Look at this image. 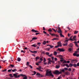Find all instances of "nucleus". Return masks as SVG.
<instances>
[{
  "label": "nucleus",
  "mask_w": 79,
  "mask_h": 79,
  "mask_svg": "<svg viewBox=\"0 0 79 79\" xmlns=\"http://www.w3.org/2000/svg\"><path fill=\"white\" fill-rule=\"evenodd\" d=\"M48 31H49V32H52V30L51 29H49L48 30Z\"/></svg>",
  "instance_id": "nucleus-45"
},
{
  "label": "nucleus",
  "mask_w": 79,
  "mask_h": 79,
  "mask_svg": "<svg viewBox=\"0 0 79 79\" xmlns=\"http://www.w3.org/2000/svg\"><path fill=\"white\" fill-rule=\"evenodd\" d=\"M57 32L58 33H60V34L62 33V31H61V30H58Z\"/></svg>",
  "instance_id": "nucleus-13"
},
{
  "label": "nucleus",
  "mask_w": 79,
  "mask_h": 79,
  "mask_svg": "<svg viewBox=\"0 0 79 79\" xmlns=\"http://www.w3.org/2000/svg\"><path fill=\"white\" fill-rule=\"evenodd\" d=\"M60 65H57L56 67V69H58V68H60Z\"/></svg>",
  "instance_id": "nucleus-21"
},
{
  "label": "nucleus",
  "mask_w": 79,
  "mask_h": 79,
  "mask_svg": "<svg viewBox=\"0 0 79 79\" xmlns=\"http://www.w3.org/2000/svg\"><path fill=\"white\" fill-rule=\"evenodd\" d=\"M54 74H59V71L58 70H56L54 72Z\"/></svg>",
  "instance_id": "nucleus-5"
},
{
  "label": "nucleus",
  "mask_w": 79,
  "mask_h": 79,
  "mask_svg": "<svg viewBox=\"0 0 79 79\" xmlns=\"http://www.w3.org/2000/svg\"><path fill=\"white\" fill-rule=\"evenodd\" d=\"M64 66H66L67 68H69V66L68 65V64H64Z\"/></svg>",
  "instance_id": "nucleus-24"
},
{
  "label": "nucleus",
  "mask_w": 79,
  "mask_h": 79,
  "mask_svg": "<svg viewBox=\"0 0 79 79\" xmlns=\"http://www.w3.org/2000/svg\"><path fill=\"white\" fill-rule=\"evenodd\" d=\"M39 70L40 71H41V72H42L43 71V70H42V69H41V67H40V69Z\"/></svg>",
  "instance_id": "nucleus-42"
},
{
  "label": "nucleus",
  "mask_w": 79,
  "mask_h": 79,
  "mask_svg": "<svg viewBox=\"0 0 79 79\" xmlns=\"http://www.w3.org/2000/svg\"><path fill=\"white\" fill-rule=\"evenodd\" d=\"M64 74L65 75H69L70 74L68 72H65Z\"/></svg>",
  "instance_id": "nucleus-15"
},
{
  "label": "nucleus",
  "mask_w": 79,
  "mask_h": 79,
  "mask_svg": "<svg viewBox=\"0 0 79 79\" xmlns=\"http://www.w3.org/2000/svg\"><path fill=\"white\" fill-rule=\"evenodd\" d=\"M49 34H50V35H53V36H56L57 37H59V36L57 34H52L51 32H49Z\"/></svg>",
  "instance_id": "nucleus-3"
},
{
  "label": "nucleus",
  "mask_w": 79,
  "mask_h": 79,
  "mask_svg": "<svg viewBox=\"0 0 79 79\" xmlns=\"http://www.w3.org/2000/svg\"><path fill=\"white\" fill-rule=\"evenodd\" d=\"M51 60H49V61L48 62V64H51Z\"/></svg>",
  "instance_id": "nucleus-38"
},
{
  "label": "nucleus",
  "mask_w": 79,
  "mask_h": 79,
  "mask_svg": "<svg viewBox=\"0 0 79 79\" xmlns=\"http://www.w3.org/2000/svg\"><path fill=\"white\" fill-rule=\"evenodd\" d=\"M78 32L79 31H75L74 32V34H77L78 33Z\"/></svg>",
  "instance_id": "nucleus-25"
},
{
  "label": "nucleus",
  "mask_w": 79,
  "mask_h": 79,
  "mask_svg": "<svg viewBox=\"0 0 79 79\" xmlns=\"http://www.w3.org/2000/svg\"><path fill=\"white\" fill-rule=\"evenodd\" d=\"M6 70H7V69H5V70H3L2 71V72H5V71H6Z\"/></svg>",
  "instance_id": "nucleus-56"
},
{
  "label": "nucleus",
  "mask_w": 79,
  "mask_h": 79,
  "mask_svg": "<svg viewBox=\"0 0 79 79\" xmlns=\"http://www.w3.org/2000/svg\"><path fill=\"white\" fill-rule=\"evenodd\" d=\"M71 61L72 63H77V60H72Z\"/></svg>",
  "instance_id": "nucleus-9"
},
{
  "label": "nucleus",
  "mask_w": 79,
  "mask_h": 79,
  "mask_svg": "<svg viewBox=\"0 0 79 79\" xmlns=\"http://www.w3.org/2000/svg\"><path fill=\"white\" fill-rule=\"evenodd\" d=\"M76 38V36H74L73 38V39H74V40L76 41L77 40L75 39Z\"/></svg>",
  "instance_id": "nucleus-16"
},
{
  "label": "nucleus",
  "mask_w": 79,
  "mask_h": 79,
  "mask_svg": "<svg viewBox=\"0 0 79 79\" xmlns=\"http://www.w3.org/2000/svg\"><path fill=\"white\" fill-rule=\"evenodd\" d=\"M46 76H51L52 77H54V75L52 74V71H49L48 70L46 71Z\"/></svg>",
  "instance_id": "nucleus-2"
},
{
  "label": "nucleus",
  "mask_w": 79,
  "mask_h": 79,
  "mask_svg": "<svg viewBox=\"0 0 79 79\" xmlns=\"http://www.w3.org/2000/svg\"><path fill=\"white\" fill-rule=\"evenodd\" d=\"M11 70H12V69H9L7 72H11Z\"/></svg>",
  "instance_id": "nucleus-48"
},
{
  "label": "nucleus",
  "mask_w": 79,
  "mask_h": 79,
  "mask_svg": "<svg viewBox=\"0 0 79 79\" xmlns=\"http://www.w3.org/2000/svg\"><path fill=\"white\" fill-rule=\"evenodd\" d=\"M29 67L30 68H31V69H32V67L31 65H29Z\"/></svg>",
  "instance_id": "nucleus-58"
},
{
  "label": "nucleus",
  "mask_w": 79,
  "mask_h": 79,
  "mask_svg": "<svg viewBox=\"0 0 79 79\" xmlns=\"http://www.w3.org/2000/svg\"><path fill=\"white\" fill-rule=\"evenodd\" d=\"M46 54L47 55H49L50 53L49 52H46Z\"/></svg>",
  "instance_id": "nucleus-37"
},
{
  "label": "nucleus",
  "mask_w": 79,
  "mask_h": 79,
  "mask_svg": "<svg viewBox=\"0 0 79 79\" xmlns=\"http://www.w3.org/2000/svg\"><path fill=\"white\" fill-rule=\"evenodd\" d=\"M32 39V40H36V39H37V37H33Z\"/></svg>",
  "instance_id": "nucleus-27"
},
{
  "label": "nucleus",
  "mask_w": 79,
  "mask_h": 79,
  "mask_svg": "<svg viewBox=\"0 0 79 79\" xmlns=\"http://www.w3.org/2000/svg\"><path fill=\"white\" fill-rule=\"evenodd\" d=\"M17 60L18 61H21V58L19 57H18L17 58Z\"/></svg>",
  "instance_id": "nucleus-23"
},
{
  "label": "nucleus",
  "mask_w": 79,
  "mask_h": 79,
  "mask_svg": "<svg viewBox=\"0 0 79 79\" xmlns=\"http://www.w3.org/2000/svg\"><path fill=\"white\" fill-rule=\"evenodd\" d=\"M58 39L54 38L53 39H52V40H57Z\"/></svg>",
  "instance_id": "nucleus-47"
},
{
  "label": "nucleus",
  "mask_w": 79,
  "mask_h": 79,
  "mask_svg": "<svg viewBox=\"0 0 79 79\" xmlns=\"http://www.w3.org/2000/svg\"><path fill=\"white\" fill-rule=\"evenodd\" d=\"M53 54H51L50 55H48V56H49V57H51V56H52Z\"/></svg>",
  "instance_id": "nucleus-40"
},
{
  "label": "nucleus",
  "mask_w": 79,
  "mask_h": 79,
  "mask_svg": "<svg viewBox=\"0 0 79 79\" xmlns=\"http://www.w3.org/2000/svg\"><path fill=\"white\" fill-rule=\"evenodd\" d=\"M52 30H53V31L54 32H56V31H58L57 29H56V30L54 28H52Z\"/></svg>",
  "instance_id": "nucleus-19"
},
{
  "label": "nucleus",
  "mask_w": 79,
  "mask_h": 79,
  "mask_svg": "<svg viewBox=\"0 0 79 79\" xmlns=\"http://www.w3.org/2000/svg\"><path fill=\"white\" fill-rule=\"evenodd\" d=\"M73 56H77V57H78L79 56V54H77L76 53H74L73 54Z\"/></svg>",
  "instance_id": "nucleus-8"
},
{
  "label": "nucleus",
  "mask_w": 79,
  "mask_h": 79,
  "mask_svg": "<svg viewBox=\"0 0 79 79\" xmlns=\"http://www.w3.org/2000/svg\"><path fill=\"white\" fill-rule=\"evenodd\" d=\"M10 66H11V67H12V68H13V67H14V65H13V64H11V65H10Z\"/></svg>",
  "instance_id": "nucleus-54"
},
{
  "label": "nucleus",
  "mask_w": 79,
  "mask_h": 79,
  "mask_svg": "<svg viewBox=\"0 0 79 79\" xmlns=\"http://www.w3.org/2000/svg\"><path fill=\"white\" fill-rule=\"evenodd\" d=\"M50 47L51 48H53V47H54V46L51 45H50Z\"/></svg>",
  "instance_id": "nucleus-31"
},
{
  "label": "nucleus",
  "mask_w": 79,
  "mask_h": 79,
  "mask_svg": "<svg viewBox=\"0 0 79 79\" xmlns=\"http://www.w3.org/2000/svg\"><path fill=\"white\" fill-rule=\"evenodd\" d=\"M43 33L45 34H47V32H45V31H43Z\"/></svg>",
  "instance_id": "nucleus-55"
},
{
  "label": "nucleus",
  "mask_w": 79,
  "mask_h": 79,
  "mask_svg": "<svg viewBox=\"0 0 79 79\" xmlns=\"http://www.w3.org/2000/svg\"><path fill=\"white\" fill-rule=\"evenodd\" d=\"M60 71H61V72H63V73H64V72H65V70H64V69H63L62 70L60 69Z\"/></svg>",
  "instance_id": "nucleus-20"
},
{
  "label": "nucleus",
  "mask_w": 79,
  "mask_h": 79,
  "mask_svg": "<svg viewBox=\"0 0 79 79\" xmlns=\"http://www.w3.org/2000/svg\"><path fill=\"white\" fill-rule=\"evenodd\" d=\"M46 50H48V51H49L50 50V48H46L45 49Z\"/></svg>",
  "instance_id": "nucleus-33"
},
{
  "label": "nucleus",
  "mask_w": 79,
  "mask_h": 79,
  "mask_svg": "<svg viewBox=\"0 0 79 79\" xmlns=\"http://www.w3.org/2000/svg\"><path fill=\"white\" fill-rule=\"evenodd\" d=\"M17 70L16 69H14L12 70V72H15V71H16Z\"/></svg>",
  "instance_id": "nucleus-32"
},
{
  "label": "nucleus",
  "mask_w": 79,
  "mask_h": 79,
  "mask_svg": "<svg viewBox=\"0 0 79 79\" xmlns=\"http://www.w3.org/2000/svg\"><path fill=\"white\" fill-rule=\"evenodd\" d=\"M58 50L60 52H64V50L63 48H58Z\"/></svg>",
  "instance_id": "nucleus-4"
},
{
  "label": "nucleus",
  "mask_w": 79,
  "mask_h": 79,
  "mask_svg": "<svg viewBox=\"0 0 79 79\" xmlns=\"http://www.w3.org/2000/svg\"><path fill=\"white\" fill-rule=\"evenodd\" d=\"M40 61H43V59L42 58H40Z\"/></svg>",
  "instance_id": "nucleus-62"
},
{
  "label": "nucleus",
  "mask_w": 79,
  "mask_h": 79,
  "mask_svg": "<svg viewBox=\"0 0 79 79\" xmlns=\"http://www.w3.org/2000/svg\"><path fill=\"white\" fill-rule=\"evenodd\" d=\"M67 63V62H66V60H64L63 63Z\"/></svg>",
  "instance_id": "nucleus-53"
},
{
  "label": "nucleus",
  "mask_w": 79,
  "mask_h": 79,
  "mask_svg": "<svg viewBox=\"0 0 79 79\" xmlns=\"http://www.w3.org/2000/svg\"><path fill=\"white\" fill-rule=\"evenodd\" d=\"M31 52V53H37V51H30Z\"/></svg>",
  "instance_id": "nucleus-11"
},
{
  "label": "nucleus",
  "mask_w": 79,
  "mask_h": 79,
  "mask_svg": "<svg viewBox=\"0 0 79 79\" xmlns=\"http://www.w3.org/2000/svg\"><path fill=\"white\" fill-rule=\"evenodd\" d=\"M58 45H59V47H62V45H61V44H58Z\"/></svg>",
  "instance_id": "nucleus-50"
},
{
  "label": "nucleus",
  "mask_w": 79,
  "mask_h": 79,
  "mask_svg": "<svg viewBox=\"0 0 79 79\" xmlns=\"http://www.w3.org/2000/svg\"><path fill=\"white\" fill-rule=\"evenodd\" d=\"M73 66H74V67H75V68H76L77 67V64H74L73 65Z\"/></svg>",
  "instance_id": "nucleus-29"
},
{
  "label": "nucleus",
  "mask_w": 79,
  "mask_h": 79,
  "mask_svg": "<svg viewBox=\"0 0 79 79\" xmlns=\"http://www.w3.org/2000/svg\"><path fill=\"white\" fill-rule=\"evenodd\" d=\"M42 54H45V51H43V52H41Z\"/></svg>",
  "instance_id": "nucleus-57"
},
{
  "label": "nucleus",
  "mask_w": 79,
  "mask_h": 79,
  "mask_svg": "<svg viewBox=\"0 0 79 79\" xmlns=\"http://www.w3.org/2000/svg\"><path fill=\"white\" fill-rule=\"evenodd\" d=\"M69 46L70 47H73V44L70 43L69 45Z\"/></svg>",
  "instance_id": "nucleus-12"
},
{
  "label": "nucleus",
  "mask_w": 79,
  "mask_h": 79,
  "mask_svg": "<svg viewBox=\"0 0 79 79\" xmlns=\"http://www.w3.org/2000/svg\"><path fill=\"white\" fill-rule=\"evenodd\" d=\"M72 50V49L71 48H69V52H71Z\"/></svg>",
  "instance_id": "nucleus-35"
},
{
  "label": "nucleus",
  "mask_w": 79,
  "mask_h": 79,
  "mask_svg": "<svg viewBox=\"0 0 79 79\" xmlns=\"http://www.w3.org/2000/svg\"><path fill=\"white\" fill-rule=\"evenodd\" d=\"M2 62H3L4 63H5V61H6V60H1V62H2Z\"/></svg>",
  "instance_id": "nucleus-43"
},
{
  "label": "nucleus",
  "mask_w": 79,
  "mask_h": 79,
  "mask_svg": "<svg viewBox=\"0 0 79 79\" xmlns=\"http://www.w3.org/2000/svg\"><path fill=\"white\" fill-rule=\"evenodd\" d=\"M31 31H32V32H39L37 30H34L33 29Z\"/></svg>",
  "instance_id": "nucleus-7"
},
{
  "label": "nucleus",
  "mask_w": 79,
  "mask_h": 79,
  "mask_svg": "<svg viewBox=\"0 0 79 79\" xmlns=\"http://www.w3.org/2000/svg\"><path fill=\"white\" fill-rule=\"evenodd\" d=\"M75 44L76 46L77 47H79V46L78 45H77V42L76 41L75 42Z\"/></svg>",
  "instance_id": "nucleus-18"
},
{
  "label": "nucleus",
  "mask_w": 79,
  "mask_h": 79,
  "mask_svg": "<svg viewBox=\"0 0 79 79\" xmlns=\"http://www.w3.org/2000/svg\"><path fill=\"white\" fill-rule=\"evenodd\" d=\"M35 34L36 35H38V34H40V33H35Z\"/></svg>",
  "instance_id": "nucleus-64"
},
{
  "label": "nucleus",
  "mask_w": 79,
  "mask_h": 79,
  "mask_svg": "<svg viewBox=\"0 0 79 79\" xmlns=\"http://www.w3.org/2000/svg\"><path fill=\"white\" fill-rule=\"evenodd\" d=\"M32 47H37V45H36V44H35L31 45Z\"/></svg>",
  "instance_id": "nucleus-14"
},
{
  "label": "nucleus",
  "mask_w": 79,
  "mask_h": 79,
  "mask_svg": "<svg viewBox=\"0 0 79 79\" xmlns=\"http://www.w3.org/2000/svg\"><path fill=\"white\" fill-rule=\"evenodd\" d=\"M77 66H79V62H78V63H77Z\"/></svg>",
  "instance_id": "nucleus-59"
},
{
  "label": "nucleus",
  "mask_w": 79,
  "mask_h": 79,
  "mask_svg": "<svg viewBox=\"0 0 79 79\" xmlns=\"http://www.w3.org/2000/svg\"><path fill=\"white\" fill-rule=\"evenodd\" d=\"M40 58L39 57V56H37L36 57L35 59L36 60H37L39 59Z\"/></svg>",
  "instance_id": "nucleus-44"
},
{
  "label": "nucleus",
  "mask_w": 79,
  "mask_h": 79,
  "mask_svg": "<svg viewBox=\"0 0 79 79\" xmlns=\"http://www.w3.org/2000/svg\"><path fill=\"white\" fill-rule=\"evenodd\" d=\"M64 70L65 69V70H66V71H68V68H64Z\"/></svg>",
  "instance_id": "nucleus-51"
},
{
  "label": "nucleus",
  "mask_w": 79,
  "mask_h": 79,
  "mask_svg": "<svg viewBox=\"0 0 79 79\" xmlns=\"http://www.w3.org/2000/svg\"><path fill=\"white\" fill-rule=\"evenodd\" d=\"M59 47V45H57V46H56L55 47V48H58Z\"/></svg>",
  "instance_id": "nucleus-39"
},
{
  "label": "nucleus",
  "mask_w": 79,
  "mask_h": 79,
  "mask_svg": "<svg viewBox=\"0 0 79 79\" xmlns=\"http://www.w3.org/2000/svg\"><path fill=\"white\" fill-rule=\"evenodd\" d=\"M71 70H72V69H71V68H69V69L68 70L69 71H71Z\"/></svg>",
  "instance_id": "nucleus-61"
},
{
  "label": "nucleus",
  "mask_w": 79,
  "mask_h": 79,
  "mask_svg": "<svg viewBox=\"0 0 79 79\" xmlns=\"http://www.w3.org/2000/svg\"><path fill=\"white\" fill-rule=\"evenodd\" d=\"M13 76L15 77V78H18V77H20V76H23V79H27V78L26 76L23 74H21L20 75H19L18 76L16 74H13Z\"/></svg>",
  "instance_id": "nucleus-1"
},
{
  "label": "nucleus",
  "mask_w": 79,
  "mask_h": 79,
  "mask_svg": "<svg viewBox=\"0 0 79 79\" xmlns=\"http://www.w3.org/2000/svg\"><path fill=\"white\" fill-rule=\"evenodd\" d=\"M41 43H37V45H38L39 46H40V45Z\"/></svg>",
  "instance_id": "nucleus-34"
},
{
  "label": "nucleus",
  "mask_w": 79,
  "mask_h": 79,
  "mask_svg": "<svg viewBox=\"0 0 79 79\" xmlns=\"http://www.w3.org/2000/svg\"><path fill=\"white\" fill-rule=\"evenodd\" d=\"M9 76H10L11 77H13V76H12V74H10Z\"/></svg>",
  "instance_id": "nucleus-52"
},
{
  "label": "nucleus",
  "mask_w": 79,
  "mask_h": 79,
  "mask_svg": "<svg viewBox=\"0 0 79 79\" xmlns=\"http://www.w3.org/2000/svg\"><path fill=\"white\" fill-rule=\"evenodd\" d=\"M21 52L22 53H25V52L23 50H22L21 51Z\"/></svg>",
  "instance_id": "nucleus-49"
},
{
  "label": "nucleus",
  "mask_w": 79,
  "mask_h": 79,
  "mask_svg": "<svg viewBox=\"0 0 79 79\" xmlns=\"http://www.w3.org/2000/svg\"><path fill=\"white\" fill-rule=\"evenodd\" d=\"M33 73H34V74L35 75V74H36V72L35 71H34L33 72Z\"/></svg>",
  "instance_id": "nucleus-63"
},
{
  "label": "nucleus",
  "mask_w": 79,
  "mask_h": 79,
  "mask_svg": "<svg viewBox=\"0 0 79 79\" xmlns=\"http://www.w3.org/2000/svg\"><path fill=\"white\" fill-rule=\"evenodd\" d=\"M54 55L55 56L56 55H57V52H54Z\"/></svg>",
  "instance_id": "nucleus-30"
},
{
  "label": "nucleus",
  "mask_w": 79,
  "mask_h": 79,
  "mask_svg": "<svg viewBox=\"0 0 79 79\" xmlns=\"http://www.w3.org/2000/svg\"><path fill=\"white\" fill-rule=\"evenodd\" d=\"M29 62H27V66H29Z\"/></svg>",
  "instance_id": "nucleus-41"
},
{
  "label": "nucleus",
  "mask_w": 79,
  "mask_h": 79,
  "mask_svg": "<svg viewBox=\"0 0 79 79\" xmlns=\"http://www.w3.org/2000/svg\"><path fill=\"white\" fill-rule=\"evenodd\" d=\"M63 46H67V45H68V42H67V43L65 44H63Z\"/></svg>",
  "instance_id": "nucleus-22"
},
{
  "label": "nucleus",
  "mask_w": 79,
  "mask_h": 79,
  "mask_svg": "<svg viewBox=\"0 0 79 79\" xmlns=\"http://www.w3.org/2000/svg\"><path fill=\"white\" fill-rule=\"evenodd\" d=\"M58 57L60 58V59H63V56L61 55H58Z\"/></svg>",
  "instance_id": "nucleus-10"
},
{
  "label": "nucleus",
  "mask_w": 79,
  "mask_h": 79,
  "mask_svg": "<svg viewBox=\"0 0 79 79\" xmlns=\"http://www.w3.org/2000/svg\"><path fill=\"white\" fill-rule=\"evenodd\" d=\"M43 31H45V27H43Z\"/></svg>",
  "instance_id": "nucleus-60"
},
{
  "label": "nucleus",
  "mask_w": 79,
  "mask_h": 79,
  "mask_svg": "<svg viewBox=\"0 0 79 79\" xmlns=\"http://www.w3.org/2000/svg\"><path fill=\"white\" fill-rule=\"evenodd\" d=\"M46 41H44L43 42V44L44 45H45L46 44Z\"/></svg>",
  "instance_id": "nucleus-28"
},
{
  "label": "nucleus",
  "mask_w": 79,
  "mask_h": 79,
  "mask_svg": "<svg viewBox=\"0 0 79 79\" xmlns=\"http://www.w3.org/2000/svg\"><path fill=\"white\" fill-rule=\"evenodd\" d=\"M36 76H40V74L39 73H37L36 74Z\"/></svg>",
  "instance_id": "nucleus-36"
},
{
  "label": "nucleus",
  "mask_w": 79,
  "mask_h": 79,
  "mask_svg": "<svg viewBox=\"0 0 79 79\" xmlns=\"http://www.w3.org/2000/svg\"><path fill=\"white\" fill-rule=\"evenodd\" d=\"M73 66V64H72L70 63L69 64V67H72Z\"/></svg>",
  "instance_id": "nucleus-26"
},
{
  "label": "nucleus",
  "mask_w": 79,
  "mask_h": 79,
  "mask_svg": "<svg viewBox=\"0 0 79 79\" xmlns=\"http://www.w3.org/2000/svg\"><path fill=\"white\" fill-rule=\"evenodd\" d=\"M65 39L66 40H65L64 41V43H66V42H68V41H69V38H66Z\"/></svg>",
  "instance_id": "nucleus-6"
},
{
  "label": "nucleus",
  "mask_w": 79,
  "mask_h": 79,
  "mask_svg": "<svg viewBox=\"0 0 79 79\" xmlns=\"http://www.w3.org/2000/svg\"><path fill=\"white\" fill-rule=\"evenodd\" d=\"M46 61V59H45V58H44V60L43 62L44 63H45V62Z\"/></svg>",
  "instance_id": "nucleus-46"
},
{
  "label": "nucleus",
  "mask_w": 79,
  "mask_h": 79,
  "mask_svg": "<svg viewBox=\"0 0 79 79\" xmlns=\"http://www.w3.org/2000/svg\"><path fill=\"white\" fill-rule=\"evenodd\" d=\"M60 37H64V35H63L62 34V33H60Z\"/></svg>",
  "instance_id": "nucleus-17"
}]
</instances>
